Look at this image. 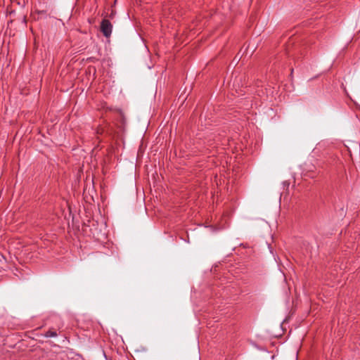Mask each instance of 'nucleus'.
<instances>
[{
  "instance_id": "obj_1",
  "label": "nucleus",
  "mask_w": 360,
  "mask_h": 360,
  "mask_svg": "<svg viewBox=\"0 0 360 360\" xmlns=\"http://www.w3.org/2000/svg\"><path fill=\"white\" fill-rule=\"evenodd\" d=\"M112 30V25L108 20H103L101 24V30L103 35L106 37H109L111 35Z\"/></svg>"
},
{
  "instance_id": "obj_2",
  "label": "nucleus",
  "mask_w": 360,
  "mask_h": 360,
  "mask_svg": "<svg viewBox=\"0 0 360 360\" xmlns=\"http://www.w3.org/2000/svg\"><path fill=\"white\" fill-rule=\"evenodd\" d=\"M58 335H60V333L58 334L55 330H49L45 335V338H55Z\"/></svg>"
}]
</instances>
